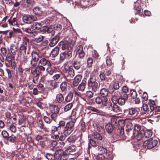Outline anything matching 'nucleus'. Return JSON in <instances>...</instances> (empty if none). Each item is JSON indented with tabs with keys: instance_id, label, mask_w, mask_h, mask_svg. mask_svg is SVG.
Here are the masks:
<instances>
[{
	"instance_id": "10",
	"label": "nucleus",
	"mask_w": 160,
	"mask_h": 160,
	"mask_svg": "<svg viewBox=\"0 0 160 160\" xmlns=\"http://www.w3.org/2000/svg\"><path fill=\"white\" fill-rule=\"evenodd\" d=\"M96 103L98 104H102L103 106H106L108 103V98L101 96L97 97L95 99Z\"/></svg>"
},
{
	"instance_id": "26",
	"label": "nucleus",
	"mask_w": 160,
	"mask_h": 160,
	"mask_svg": "<svg viewBox=\"0 0 160 160\" xmlns=\"http://www.w3.org/2000/svg\"><path fill=\"white\" fill-rule=\"evenodd\" d=\"M73 97V94L72 92H69L66 96L65 98V101L67 102H69L72 101Z\"/></svg>"
},
{
	"instance_id": "47",
	"label": "nucleus",
	"mask_w": 160,
	"mask_h": 160,
	"mask_svg": "<svg viewBox=\"0 0 160 160\" xmlns=\"http://www.w3.org/2000/svg\"><path fill=\"white\" fill-rule=\"evenodd\" d=\"M76 147L74 145L70 146L67 150L68 152H74L76 151Z\"/></svg>"
},
{
	"instance_id": "61",
	"label": "nucleus",
	"mask_w": 160,
	"mask_h": 160,
	"mask_svg": "<svg viewBox=\"0 0 160 160\" xmlns=\"http://www.w3.org/2000/svg\"><path fill=\"white\" fill-rule=\"evenodd\" d=\"M55 29L57 30L58 31H60L62 28V26L60 24H58L56 25L55 27H54V28Z\"/></svg>"
},
{
	"instance_id": "30",
	"label": "nucleus",
	"mask_w": 160,
	"mask_h": 160,
	"mask_svg": "<svg viewBox=\"0 0 160 160\" xmlns=\"http://www.w3.org/2000/svg\"><path fill=\"white\" fill-rule=\"evenodd\" d=\"M46 71L50 75H52L54 72H55L56 70L54 67H52L51 66L48 67Z\"/></svg>"
},
{
	"instance_id": "60",
	"label": "nucleus",
	"mask_w": 160,
	"mask_h": 160,
	"mask_svg": "<svg viewBox=\"0 0 160 160\" xmlns=\"http://www.w3.org/2000/svg\"><path fill=\"white\" fill-rule=\"evenodd\" d=\"M113 87L115 89H118L119 88L120 86L118 82H114L113 84Z\"/></svg>"
},
{
	"instance_id": "6",
	"label": "nucleus",
	"mask_w": 160,
	"mask_h": 160,
	"mask_svg": "<svg viewBox=\"0 0 160 160\" xmlns=\"http://www.w3.org/2000/svg\"><path fill=\"white\" fill-rule=\"evenodd\" d=\"M29 42V39L26 37L23 38L22 42L19 48V52L20 55L25 54L26 53L27 49L28 44Z\"/></svg>"
},
{
	"instance_id": "11",
	"label": "nucleus",
	"mask_w": 160,
	"mask_h": 160,
	"mask_svg": "<svg viewBox=\"0 0 160 160\" xmlns=\"http://www.w3.org/2000/svg\"><path fill=\"white\" fill-rule=\"evenodd\" d=\"M22 19L23 22L27 24L31 23L35 20V18L31 15L24 16Z\"/></svg>"
},
{
	"instance_id": "21",
	"label": "nucleus",
	"mask_w": 160,
	"mask_h": 160,
	"mask_svg": "<svg viewBox=\"0 0 160 160\" xmlns=\"http://www.w3.org/2000/svg\"><path fill=\"white\" fill-rule=\"evenodd\" d=\"M62 154L63 153L61 151H56L54 155V160H61V156Z\"/></svg>"
},
{
	"instance_id": "38",
	"label": "nucleus",
	"mask_w": 160,
	"mask_h": 160,
	"mask_svg": "<svg viewBox=\"0 0 160 160\" xmlns=\"http://www.w3.org/2000/svg\"><path fill=\"white\" fill-rule=\"evenodd\" d=\"M93 59L91 58H88L87 62V67L88 68H91L93 63Z\"/></svg>"
},
{
	"instance_id": "46",
	"label": "nucleus",
	"mask_w": 160,
	"mask_h": 160,
	"mask_svg": "<svg viewBox=\"0 0 160 160\" xmlns=\"http://www.w3.org/2000/svg\"><path fill=\"white\" fill-rule=\"evenodd\" d=\"M73 106V104L72 103H70L66 105L64 108V110L65 112H67L70 110Z\"/></svg>"
},
{
	"instance_id": "31",
	"label": "nucleus",
	"mask_w": 160,
	"mask_h": 160,
	"mask_svg": "<svg viewBox=\"0 0 160 160\" xmlns=\"http://www.w3.org/2000/svg\"><path fill=\"white\" fill-rule=\"evenodd\" d=\"M41 27V24L38 22H34L32 25L31 28L32 29L37 30L40 28Z\"/></svg>"
},
{
	"instance_id": "34",
	"label": "nucleus",
	"mask_w": 160,
	"mask_h": 160,
	"mask_svg": "<svg viewBox=\"0 0 160 160\" xmlns=\"http://www.w3.org/2000/svg\"><path fill=\"white\" fill-rule=\"evenodd\" d=\"M33 12L34 14L38 15H40L42 14L40 8L38 7L34 8L33 9Z\"/></svg>"
},
{
	"instance_id": "20",
	"label": "nucleus",
	"mask_w": 160,
	"mask_h": 160,
	"mask_svg": "<svg viewBox=\"0 0 160 160\" xmlns=\"http://www.w3.org/2000/svg\"><path fill=\"white\" fill-rule=\"evenodd\" d=\"M82 77L81 75H77L74 78L73 81V85L75 87H77L79 83L81 81Z\"/></svg>"
},
{
	"instance_id": "59",
	"label": "nucleus",
	"mask_w": 160,
	"mask_h": 160,
	"mask_svg": "<svg viewBox=\"0 0 160 160\" xmlns=\"http://www.w3.org/2000/svg\"><path fill=\"white\" fill-rule=\"evenodd\" d=\"M105 158V156L102 154H98L97 157V160H104Z\"/></svg>"
},
{
	"instance_id": "28",
	"label": "nucleus",
	"mask_w": 160,
	"mask_h": 160,
	"mask_svg": "<svg viewBox=\"0 0 160 160\" xmlns=\"http://www.w3.org/2000/svg\"><path fill=\"white\" fill-rule=\"evenodd\" d=\"M86 84V82L82 80V82L78 85V88L79 91H83L85 90Z\"/></svg>"
},
{
	"instance_id": "42",
	"label": "nucleus",
	"mask_w": 160,
	"mask_h": 160,
	"mask_svg": "<svg viewBox=\"0 0 160 160\" xmlns=\"http://www.w3.org/2000/svg\"><path fill=\"white\" fill-rule=\"evenodd\" d=\"M111 119V124H112L113 125L115 126H117V119L114 118L113 116H110Z\"/></svg>"
},
{
	"instance_id": "16",
	"label": "nucleus",
	"mask_w": 160,
	"mask_h": 160,
	"mask_svg": "<svg viewBox=\"0 0 160 160\" xmlns=\"http://www.w3.org/2000/svg\"><path fill=\"white\" fill-rule=\"evenodd\" d=\"M39 64L42 66H47L48 67L51 66V64L50 62L46 59L43 58L39 62Z\"/></svg>"
},
{
	"instance_id": "17",
	"label": "nucleus",
	"mask_w": 160,
	"mask_h": 160,
	"mask_svg": "<svg viewBox=\"0 0 160 160\" xmlns=\"http://www.w3.org/2000/svg\"><path fill=\"white\" fill-rule=\"evenodd\" d=\"M46 33L49 34L50 36H52L54 35L55 32L54 30V26H50L47 28L46 29Z\"/></svg>"
},
{
	"instance_id": "62",
	"label": "nucleus",
	"mask_w": 160,
	"mask_h": 160,
	"mask_svg": "<svg viewBox=\"0 0 160 160\" xmlns=\"http://www.w3.org/2000/svg\"><path fill=\"white\" fill-rule=\"evenodd\" d=\"M51 118L52 120L55 121L56 120L57 117V114L52 112V114L51 115Z\"/></svg>"
},
{
	"instance_id": "55",
	"label": "nucleus",
	"mask_w": 160,
	"mask_h": 160,
	"mask_svg": "<svg viewBox=\"0 0 160 160\" xmlns=\"http://www.w3.org/2000/svg\"><path fill=\"white\" fill-rule=\"evenodd\" d=\"M43 37L42 36L39 35L38 36L34 38V41L38 42L42 41L43 39Z\"/></svg>"
},
{
	"instance_id": "3",
	"label": "nucleus",
	"mask_w": 160,
	"mask_h": 160,
	"mask_svg": "<svg viewBox=\"0 0 160 160\" xmlns=\"http://www.w3.org/2000/svg\"><path fill=\"white\" fill-rule=\"evenodd\" d=\"M128 98V95L126 93H124L123 96H122L118 98L115 95H113L112 98V101L114 104L118 103L120 105H124L126 101Z\"/></svg>"
},
{
	"instance_id": "9",
	"label": "nucleus",
	"mask_w": 160,
	"mask_h": 160,
	"mask_svg": "<svg viewBox=\"0 0 160 160\" xmlns=\"http://www.w3.org/2000/svg\"><path fill=\"white\" fill-rule=\"evenodd\" d=\"M60 48L62 49L65 51H71L72 50V48L71 47L70 45L67 41L64 42L62 41L59 43Z\"/></svg>"
},
{
	"instance_id": "58",
	"label": "nucleus",
	"mask_w": 160,
	"mask_h": 160,
	"mask_svg": "<svg viewBox=\"0 0 160 160\" xmlns=\"http://www.w3.org/2000/svg\"><path fill=\"white\" fill-rule=\"evenodd\" d=\"M86 95L88 98H92L93 96V93L91 91H88L86 92Z\"/></svg>"
},
{
	"instance_id": "41",
	"label": "nucleus",
	"mask_w": 160,
	"mask_h": 160,
	"mask_svg": "<svg viewBox=\"0 0 160 160\" xmlns=\"http://www.w3.org/2000/svg\"><path fill=\"white\" fill-rule=\"evenodd\" d=\"M16 21V18H13L12 19L11 18H10L8 20V21L10 25H13L17 24V22Z\"/></svg>"
},
{
	"instance_id": "45",
	"label": "nucleus",
	"mask_w": 160,
	"mask_h": 160,
	"mask_svg": "<svg viewBox=\"0 0 160 160\" xmlns=\"http://www.w3.org/2000/svg\"><path fill=\"white\" fill-rule=\"evenodd\" d=\"M152 135V132L150 130H147L144 131V136L147 138L151 137Z\"/></svg>"
},
{
	"instance_id": "32",
	"label": "nucleus",
	"mask_w": 160,
	"mask_h": 160,
	"mask_svg": "<svg viewBox=\"0 0 160 160\" xmlns=\"http://www.w3.org/2000/svg\"><path fill=\"white\" fill-rule=\"evenodd\" d=\"M32 59L38 61L39 58V55L36 52L33 51L32 52Z\"/></svg>"
},
{
	"instance_id": "19",
	"label": "nucleus",
	"mask_w": 160,
	"mask_h": 160,
	"mask_svg": "<svg viewBox=\"0 0 160 160\" xmlns=\"http://www.w3.org/2000/svg\"><path fill=\"white\" fill-rule=\"evenodd\" d=\"M133 136L137 137L138 140H140L144 136V131L143 129H142L140 131L138 132V133H136Z\"/></svg>"
},
{
	"instance_id": "37",
	"label": "nucleus",
	"mask_w": 160,
	"mask_h": 160,
	"mask_svg": "<svg viewBox=\"0 0 160 160\" xmlns=\"http://www.w3.org/2000/svg\"><path fill=\"white\" fill-rule=\"evenodd\" d=\"M112 110L113 112H120V108L116 104H114L113 105Z\"/></svg>"
},
{
	"instance_id": "4",
	"label": "nucleus",
	"mask_w": 160,
	"mask_h": 160,
	"mask_svg": "<svg viewBox=\"0 0 160 160\" xmlns=\"http://www.w3.org/2000/svg\"><path fill=\"white\" fill-rule=\"evenodd\" d=\"M88 85L90 89L96 92L99 91V86L95 79L90 77L88 81Z\"/></svg>"
},
{
	"instance_id": "35",
	"label": "nucleus",
	"mask_w": 160,
	"mask_h": 160,
	"mask_svg": "<svg viewBox=\"0 0 160 160\" xmlns=\"http://www.w3.org/2000/svg\"><path fill=\"white\" fill-rule=\"evenodd\" d=\"M99 77L101 81H104L105 80H106L107 81H109V80H110V78H108L106 77L105 74L102 73H101L99 75Z\"/></svg>"
},
{
	"instance_id": "18",
	"label": "nucleus",
	"mask_w": 160,
	"mask_h": 160,
	"mask_svg": "<svg viewBox=\"0 0 160 160\" xmlns=\"http://www.w3.org/2000/svg\"><path fill=\"white\" fill-rule=\"evenodd\" d=\"M96 152L98 154H102L106 153L107 150L106 149L101 146H96L95 148Z\"/></svg>"
},
{
	"instance_id": "57",
	"label": "nucleus",
	"mask_w": 160,
	"mask_h": 160,
	"mask_svg": "<svg viewBox=\"0 0 160 160\" xmlns=\"http://www.w3.org/2000/svg\"><path fill=\"white\" fill-rule=\"evenodd\" d=\"M51 131L52 133H54L57 131H58V133L59 131H60V129H59L58 127H57L54 126H53L51 127Z\"/></svg>"
},
{
	"instance_id": "39",
	"label": "nucleus",
	"mask_w": 160,
	"mask_h": 160,
	"mask_svg": "<svg viewBox=\"0 0 160 160\" xmlns=\"http://www.w3.org/2000/svg\"><path fill=\"white\" fill-rule=\"evenodd\" d=\"M60 87L62 92L65 91L67 88V83L65 82H62L61 84Z\"/></svg>"
},
{
	"instance_id": "51",
	"label": "nucleus",
	"mask_w": 160,
	"mask_h": 160,
	"mask_svg": "<svg viewBox=\"0 0 160 160\" xmlns=\"http://www.w3.org/2000/svg\"><path fill=\"white\" fill-rule=\"evenodd\" d=\"M134 8L135 9L137 10L138 11L140 12L141 10V6L139 5V3L138 2H135Z\"/></svg>"
},
{
	"instance_id": "43",
	"label": "nucleus",
	"mask_w": 160,
	"mask_h": 160,
	"mask_svg": "<svg viewBox=\"0 0 160 160\" xmlns=\"http://www.w3.org/2000/svg\"><path fill=\"white\" fill-rule=\"evenodd\" d=\"M10 50L12 54L15 55L17 51V48L14 44H12L10 46Z\"/></svg>"
},
{
	"instance_id": "1",
	"label": "nucleus",
	"mask_w": 160,
	"mask_h": 160,
	"mask_svg": "<svg viewBox=\"0 0 160 160\" xmlns=\"http://www.w3.org/2000/svg\"><path fill=\"white\" fill-rule=\"evenodd\" d=\"M74 122L70 121L67 122L66 124V127L64 130L59 131L58 134L55 135L53 137L56 139H59L60 141H64L68 135H70L74 130Z\"/></svg>"
},
{
	"instance_id": "27",
	"label": "nucleus",
	"mask_w": 160,
	"mask_h": 160,
	"mask_svg": "<svg viewBox=\"0 0 160 160\" xmlns=\"http://www.w3.org/2000/svg\"><path fill=\"white\" fill-rule=\"evenodd\" d=\"M38 126L41 129H43L45 132H48L49 128L44 126L42 120H39L38 122Z\"/></svg>"
},
{
	"instance_id": "23",
	"label": "nucleus",
	"mask_w": 160,
	"mask_h": 160,
	"mask_svg": "<svg viewBox=\"0 0 160 160\" xmlns=\"http://www.w3.org/2000/svg\"><path fill=\"white\" fill-rule=\"evenodd\" d=\"M77 111L76 110H72L71 115V119L73 120V121H72L74 122V123H75V121L79 117V115H78L77 114Z\"/></svg>"
},
{
	"instance_id": "25",
	"label": "nucleus",
	"mask_w": 160,
	"mask_h": 160,
	"mask_svg": "<svg viewBox=\"0 0 160 160\" xmlns=\"http://www.w3.org/2000/svg\"><path fill=\"white\" fill-rule=\"evenodd\" d=\"M115 127V126L113 125L112 124H111L110 123H108L106 125L105 128L107 131L108 133H111L112 132L113 128Z\"/></svg>"
},
{
	"instance_id": "40",
	"label": "nucleus",
	"mask_w": 160,
	"mask_h": 160,
	"mask_svg": "<svg viewBox=\"0 0 160 160\" xmlns=\"http://www.w3.org/2000/svg\"><path fill=\"white\" fill-rule=\"evenodd\" d=\"M93 136L94 139H96L98 140H101L102 139V136L100 134L97 132H94Z\"/></svg>"
},
{
	"instance_id": "29",
	"label": "nucleus",
	"mask_w": 160,
	"mask_h": 160,
	"mask_svg": "<svg viewBox=\"0 0 160 160\" xmlns=\"http://www.w3.org/2000/svg\"><path fill=\"white\" fill-rule=\"evenodd\" d=\"M65 122L61 120L59 121L58 124V127L60 131L64 130L66 128V125Z\"/></svg>"
},
{
	"instance_id": "24",
	"label": "nucleus",
	"mask_w": 160,
	"mask_h": 160,
	"mask_svg": "<svg viewBox=\"0 0 160 160\" xmlns=\"http://www.w3.org/2000/svg\"><path fill=\"white\" fill-rule=\"evenodd\" d=\"M59 48L56 47L53 49L51 52V54L52 57L53 58L55 57L58 56L59 53Z\"/></svg>"
},
{
	"instance_id": "15",
	"label": "nucleus",
	"mask_w": 160,
	"mask_h": 160,
	"mask_svg": "<svg viewBox=\"0 0 160 160\" xmlns=\"http://www.w3.org/2000/svg\"><path fill=\"white\" fill-rule=\"evenodd\" d=\"M65 98L62 94L59 93L56 96V101L58 103L61 104L64 102Z\"/></svg>"
},
{
	"instance_id": "22",
	"label": "nucleus",
	"mask_w": 160,
	"mask_h": 160,
	"mask_svg": "<svg viewBox=\"0 0 160 160\" xmlns=\"http://www.w3.org/2000/svg\"><path fill=\"white\" fill-rule=\"evenodd\" d=\"M20 56L22 61L24 62H26L28 60V59L30 57L29 54V52H27V53L25 54L20 55Z\"/></svg>"
},
{
	"instance_id": "64",
	"label": "nucleus",
	"mask_w": 160,
	"mask_h": 160,
	"mask_svg": "<svg viewBox=\"0 0 160 160\" xmlns=\"http://www.w3.org/2000/svg\"><path fill=\"white\" fill-rule=\"evenodd\" d=\"M1 51L4 56H6L7 55V50L5 48H2L0 49Z\"/></svg>"
},
{
	"instance_id": "50",
	"label": "nucleus",
	"mask_w": 160,
	"mask_h": 160,
	"mask_svg": "<svg viewBox=\"0 0 160 160\" xmlns=\"http://www.w3.org/2000/svg\"><path fill=\"white\" fill-rule=\"evenodd\" d=\"M45 157L48 160H54V155L51 153H47Z\"/></svg>"
},
{
	"instance_id": "53",
	"label": "nucleus",
	"mask_w": 160,
	"mask_h": 160,
	"mask_svg": "<svg viewBox=\"0 0 160 160\" xmlns=\"http://www.w3.org/2000/svg\"><path fill=\"white\" fill-rule=\"evenodd\" d=\"M38 61L31 59L30 61V64L31 65V67L36 68L37 64Z\"/></svg>"
},
{
	"instance_id": "5",
	"label": "nucleus",
	"mask_w": 160,
	"mask_h": 160,
	"mask_svg": "<svg viewBox=\"0 0 160 160\" xmlns=\"http://www.w3.org/2000/svg\"><path fill=\"white\" fill-rule=\"evenodd\" d=\"M72 56V50L65 51L60 54V60L63 62L68 61L71 59Z\"/></svg>"
},
{
	"instance_id": "2",
	"label": "nucleus",
	"mask_w": 160,
	"mask_h": 160,
	"mask_svg": "<svg viewBox=\"0 0 160 160\" xmlns=\"http://www.w3.org/2000/svg\"><path fill=\"white\" fill-rule=\"evenodd\" d=\"M133 128V126L132 123H129L127 125L126 128V131L128 136L132 137L142 130L140 126L137 124L135 125L133 130L132 129Z\"/></svg>"
},
{
	"instance_id": "14",
	"label": "nucleus",
	"mask_w": 160,
	"mask_h": 160,
	"mask_svg": "<svg viewBox=\"0 0 160 160\" xmlns=\"http://www.w3.org/2000/svg\"><path fill=\"white\" fill-rule=\"evenodd\" d=\"M60 39V37L58 35H56L52 38L49 43V45L50 47L54 46L58 42Z\"/></svg>"
},
{
	"instance_id": "52",
	"label": "nucleus",
	"mask_w": 160,
	"mask_h": 160,
	"mask_svg": "<svg viewBox=\"0 0 160 160\" xmlns=\"http://www.w3.org/2000/svg\"><path fill=\"white\" fill-rule=\"evenodd\" d=\"M106 62L108 66H111L113 63L112 62V59L109 57H107L106 58Z\"/></svg>"
},
{
	"instance_id": "56",
	"label": "nucleus",
	"mask_w": 160,
	"mask_h": 160,
	"mask_svg": "<svg viewBox=\"0 0 160 160\" xmlns=\"http://www.w3.org/2000/svg\"><path fill=\"white\" fill-rule=\"evenodd\" d=\"M53 107L54 108V110L52 111V112H53V113L57 114L58 113L59 111V107L57 105H53Z\"/></svg>"
},
{
	"instance_id": "49",
	"label": "nucleus",
	"mask_w": 160,
	"mask_h": 160,
	"mask_svg": "<svg viewBox=\"0 0 160 160\" xmlns=\"http://www.w3.org/2000/svg\"><path fill=\"white\" fill-rule=\"evenodd\" d=\"M130 94L131 97L133 99L136 98L137 96V93L136 92L133 90H132L130 91Z\"/></svg>"
},
{
	"instance_id": "44",
	"label": "nucleus",
	"mask_w": 160,
	"mask_h": 160,
	"mask_svg": "<svg viewBox=\"0 0 160 160\" xmlns=\"http://www.w3.org/2000/svg\"><path fill=\"white\" fill-rule=\"evenodd\" d=\"M73 66L75 69H78L81 67L80 62L78 61H74L73 63Z\"/></svg>"
},
{
	"instance_id": "54",
	"label": "nucleus",
	"mask_w": 160,
	"mask_h": 160,
	"mask_svg": "<svg viewBox=\"0 0 160 160\" xmlns=\"http://www.w3.org/2000/svg\"><path fill=\"white\" fill-rule=\"evenodd\" d=\"M62 75L61 73L55 74L53 76V79L55 81H57L60 78Z\"/></svg>"
},
{
	"instance_id": "13",
	"label": "nucleus",
	"mask_w": 160,
	"mask_h": 160,
	"mask_svg": "<svg viewBox=\"0 0 160 160\" xmlns=\"http://www.w3.org/2000/svg\"><path fill=\"white\" fill-rule=\"evenodd\" d=\"M41 73V72L38 71L36 68L31 67V73L34 78H36V80L38 79V76Z\"/></svg>"
},
{
	"instance_id": "63",
	"label": "nucleus",
	"mask_w": 160,
	"mask_h": 160,
	"mask_svg": "<svg viewBox=\"0 0 160 160\" xmlns=\"http://www.w3.org/2000/svg\"><path fill=\"white\" fill-rule=\"evenodd\" d=\"M43 119L45 122L47 123H50L52 121V120L47 116H44Z\"/></svg>"
},
{
	"instance_id": "8",
	"label": "nucleus",
	"mask_w": 160,
	"mask_h": 160,
	"mask_svg": "<svg viewBox=\"0 0 160 160\" xmlns=\"http://www.w3.org/2000/svg\"><path fill=\"white\" fill-rule=\"evenodd\" d=\"M124 114L128 116H136L138 112L135 108H132L128 109H125L123 111Z\"/></svg>"
},
{
	"instance_id": "36",
	"label": "nucleus",
	"mask_w": 160,
	"mask_h": 160,
	"mask_svg": "<svg viewBox=\"0 0 160 160\" xmlns=\"http://www.w3.org/2000/svg\"><path fill=\"white\" fill-rule=\"evenodd\" d=\"M68 75L67 76V78L69 77L73 78L74 76V71L73 68H69L68 71Z\"/></svg>"
},
{
	"instance_id": "7",
	"label": "nucleus",
	"mask_w": 160,
	"mask_h": 160,
	"mask_svg": "<svg viewBox=\"0 0 160 160\" xmlns=\"http://www.w3.org/2000/svg\"><path fill=\"white\" fill-rule=\"evenodd\" d=\"M157 143L158 142L156 140L150 138L144 142L143 145L147 147L148 149H151L155 147L157 145Z\"/></svg>"
},
{
	"instance_id": "48",
	"label": "nucleus",
	"mask_w": 160,
	"mask_h": 160,
	"mask_svg": "<svg viewBox=\"0 0 160 160\" xmlns=\"http://www.w3.org/2000/svg\"><path fill=\"white\" fill-rule=\"evenodd\" d=\"M76 140V138L74 136H71L67 139L68 141L70 143L74 142Z\"/></svg>"
},
{
	"instance_id": "12",
	"label": "nucleus",
	"mask_w": 160,
	"mask_h": 160,
	"mask_svg": "<svg viewBox=\"0 0 160 160\" xmlns=\"http://www.w3.org/2000/svg\"><path fill=\"white\" fill-rule=\"evenodd\" d=\"M22 29L24 32L28 33L30 37H35V36L37 34V33L35 31L31 30L30 28H23Z\"/></svg>"
},
{
	"instance_id": "33",
	"label": "nucleus",
	"mask_w": 160,
	"mask_h": 160,
	"mask_svg": "<svg viewBox=\"0 0 160 160\" xmlns=\"http://www.w3.org/2000/svg\"><path fill=\"white\" fill-rule=\"evenodd\" d=\"M108 91L107 89L105 88L102 89L100 90V93L101 96L102 97H105L108 95Z\"/></svg>"
}]
</instances>
